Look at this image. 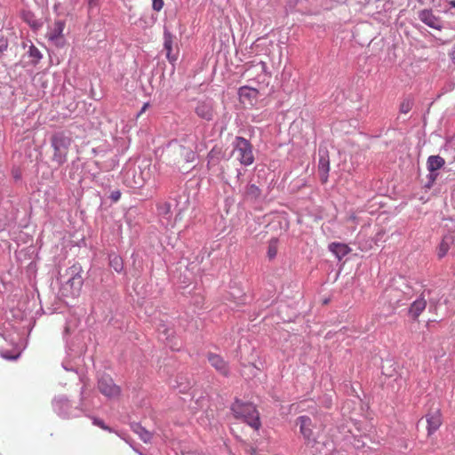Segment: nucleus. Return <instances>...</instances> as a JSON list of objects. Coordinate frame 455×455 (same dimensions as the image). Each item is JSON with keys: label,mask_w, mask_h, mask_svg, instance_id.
<instances>
[{"label": "nucleus", "mask_w": 455, "mask_h": 455, "mask_svg": "<svg viewBox=\"0 0 455 455\" xmlns=\"http://www.w3.org/2000/svg\"><path fill=\"white\" fill-rule=\"evenodd\" d=\"M71 144V137L68 136L64 132H56L51 137V146L53 149L52 161L57 166H61L67 162Z\"/></svg>", "instance_id": "nucleus-1"}, {"label": "nucleus", "mask_w": 455, "mask_h": 455, "mask_svg": "<svg viewBox=\"0 0 455 455\" xmlns=\"http://www.w3.org/2000/svg\"><path fill=\"white\" fill-rule=\"evenodd\" d=\"M231 410L236 419L246 422L255 430L260 427L259 414L252 403H243L240 400H236L232 404Z\"/></svg>", "instance_id": "nucleus-2"}, {"label": "nucleus", "mask_w": 455, "mask_h": 455, "mask_svg": "<svg viewBox=\"0 0 455 455\" xmlns=\"http://www.w3.org/2000/svg\"><path fill=\"white\" fill-rule=\"evenodd\" d=\"M68 280L62 285L60 291L62 296L76 298L83 287L84 279L78 267L73 266L68 271Z\"/></svg>", "instance_id": "nucleus-3"}, {"label": "nucleus", "mask_w": 455, "mask_h": 455, "mask_svg": "<svg viewBox=\"0 0 455 455\" xmlns=\"http://www.w3.org/2000/svg\"><path fill=\"white\" fill-rule=\"evenodd\" d=\"M233 155L242 164L244 165H251L254 161L252 147L251 143L243 137L235 138Z\"/></svg>", "instance_id": "nucleus-4"}, {"label": "nucleus", "mask_w": 455, "mask_h": 455, "mask_svg": "<svg viewBox=\"0 0 455 455\" xmlns=\"http://www.w3.org/2000/svg\"><path fill=\"white\" fill-rule=\"evenodd\" d=\"M99 391L109 399L119 397L121 388L114 383L113 379L109 375H103L98 380Z\"/></svg>", "instance_id": "nucleus-5"}, {"label": "nucleus", "mask_w": 455, "mask_h": 455, "mask_svg": "<svg viewBox=\"0 0 455 455\" xmlns=\"http://www.w3.org/2000/svg\"><path fill=\"white\" fill-rule=\"evenodd\" d=\"M418 17L423 23L432 28L441 30L443 28L442 20L435 16L431 10L424 9L419 11Z\"/></svg>", "instance_id": "nucleus-6"}, {"label": "nucleus", "mask_w": 455, "mask_h": 455, "mask_svg": "<svg viewBox=\"0 0 455 455\" xmlns=\"http://www.w3.org/2000/svg\"><path fill=\"white\" fill-rule=\"evenodd\" d=\"M427 433L432 435L435 433L442 425V414L439 408L431 410L427 415Z\"/></svg>", "instance_id": "nucleus-7"}, {"label": "nucleus", "mask_w": 455, "mask_h": 455, "mask_svg": "<svg viewBox=\"0 0 455 455\" xmlns=\"http://www.w3.org/2000/svg\"><path fill=\"white\" fill-rule=\"evenodd\" d=\"M207 358L211 365L214 367L216 371H218L220 374L224 376L228 375V365L220 355L209 353L207 355Z\"/></svg>", "instance_id": "nucleus-8"}, {"label": "nucleus", "mask_w": 455, "mask_h": 455, "mask_svg": "<svg viewBox=\"0 0 455 455\" xmlns=\"http://www.w3.org/2000/svg\"><path fill=\"white\" fill-rule=\"evenodd\" d=\"M238 94L243 104L253 105L258 98L259 92L257 89L243 86L239 89Z\"/></svg>", "instance_id": "nucleus-9"}, {"label": "nucleus", "mask_w": 455, "mask_h": 455, "mask_svg": "<svg viewBox=\"0 0 455 455\" xmlns=\"http://www.w3.org/2000/svg\"><path fill=\"white\" fill-rule=\"evenodd\" d=\"M297 424L299 426V431L306 440L310 441L313 439L312 420L309 417H299L297 419Z\"/></svg>", "instance_id": "nucleus-10"}, {"label": "nucleus", "mask_w": 455, "mask_h": 455, "mask_svg": "<svg viewBox=\"0 0 455 455\" xmlns=\"http://www.w3.org/2000/svg\"><path fill=\"white\" fill-rule=\"evenodd\" d=\"M455 241L454 235L452 234H447L443 236L442 241L436 248L437 256L439 259H443L448 253L451 244H453Z\"/></svg>", "instance_id": "nucleus-11"}, {"label": "nucleus", "mask_w": 455, "mask_h": 455, "mask_svg": "<svg viewBox=\"0 0 455 455\" xmlns=\"http://www.w3.org/2000/svg\"><path fill=\"white\" fill-rule=\"evenodd\" d=\"M427 307V300L424 297H420L411 303L409 308V315L414 321L418 320L419 316Z\"/></svg>", "instance_id": "nucleus-12"}, {"label": "nucleus", "mask_w": 455, "mask_h": 455, "mask_svg": "<svg viewBox=\"0 0 455 455\" xmlns=\"http://www.w3.org/2000/svg\"><path fill=\"white\" fill-rule=\"evenodd\" d=\"M330 171V161L328 156H321L318 164V172L322 183H326L328 180V173Z\"/></svg>", "instance_id": "nucleus-13"}, {"label": "nucleus", "mask_w": 455, "mask_h": 455, "mask_svg": "<svg viewBox=\"0 0 455 455\" xmlns=\"http://www.w3.org/2000/svg\"><path fill=\"white\" fill-rule=\"evenodd\" d=\"M329 250L334 253L339 259H341L351 251L348 245L341 243H331L329 245Z\"/></svg>", "instance_id": "nucleus-14"}, {"label": "nucleus", "mask_w": 455, "mask_h": 455, "mask_svg": "<svg viewBox=\"0 0 455 455\" xmlns=\"http://www.w3.org/2000/svg\"><path fill=\"white\" fill-rule=\"evenodd\" d=\"M65 28V23L61 20H57L53 24V28L49 33V39L57 42L63 37V31Z\"/></svg>", "instance_id": "nucleus-15"}, {"label": "nucleus", "mask_w": 455, "mask_h": 455, "mask_svg": "<svg viewBox=\"0 0 455 455\" xmlns=\"http://www.w3.org/2000/svg\"><path fill=\"white\" fill-rule=\"evenodd\" d=\"M445 164V161L443 157L439 156H431L427 159V170L430 172L440 170Z\"/></svg>", "instance_id": "nucleus-16"}, {"label": "nucleus", "mask_w": 455, "mask_h": 455, "mask_svg": "<svg viewBox=\"0 0 455 455\" xmlns=\"http://www.w3.org/2000/svg\"><path fill=\"white\" fill-rule=\"evenodd\" d=\"M196 113L197 114L198 116L206 120H211L212 117V107L204 102H200L196 106Z\"/></svg>", "instance_id": "nucleus-17"}, {"label": "nucleus", "mask_w": 455, "mask_h": 455, "mask_svg": "<svg viewBox=\"0 0 455 455\" xmlns=\"http://www.w3.org/2000/svg\"><path fill=\"white\" fill-rule=\"evenodd\" d=\"M260 196V189L254 184L248 185L244 192V197L247 200H256Z\"/></svg>", "instance_id": "nucleus-18"}, {"label": "nucleus", "mask_w": 455, "mask_h": 455, "mask_svg": "<svg viewBox=\"0 0 455 455\" xmlns=\"http://www.w3.org/2000/svg\"><path fill=\"white\" fill-rule=\"evenodd\" d=\"M109 266L114 268L117 273L122 272L124 269V262L120 256L113 253L109 255Z\"/></svg>", "instance_id": "nucleus-19"}, {"label": "nucleus", "mask_w": 455, "mask_h": 455, "mask_svg": "<svg viewBox=\"0 0 455 455\" xmlns=\"http://www.w3.org/2000/svg\"><path fill=\"white\" fill-rule=\"evenodd\" d=\"M260 69V73L259 74V83L261 84H268V80L270 78V75L267 73L266 68V63L261 61L258 67Z\"/></svg>", "instance_id": "nucleus-20"}, {"label": "nucleus", "mask_w": 455, "mask_h": 455, "mask_svg": "<svg viewBox=\"0 0 455 455\" xmlns=\"http://www.w3.org/2000/svg\"><path fill=\"white\" fill-rule=\"evenodd\" d=\"M135 432L138 433V435L140 436V438L145 442L148 443L152 439V435L150 432L146 430L141 426H136Z\"/></svg>", "instance_id": "nucleus-21"}, {"label": "nucleus", "mask_w": 455, "mask_h": 455, "mask_svg": "<svg viewBox=\"0 0 455 455\" xmlns=\"http://www.w3.org/2000/svg\"><path fill=\"white\" fill-rule=\"evenodd\" d=\"M28 55L30 58H32V61L34 63H37L40 60V59L42 58V55H41L39 50L33 44H31L29 46Z\"/></svg>", "instance_id": "nucleus-22"}, {"label": "nucleus", "mask_w": 455, "mask_h": 455, "mask_svg": "<svg viewBox=\"0 0 455 455\" xmlns=\"http://www.w3.org/2000/svg\"><path fill=\"white\" fill-rule=\"evenodd\" d=\"M164 47L167 51V57L169 58L172 50V38L170 33H164Z\"/></svg>", "instance_id": "nucleus-23"}, {"label": "nucleus", "mask_w": 455, "mask_h": 455, "mask_svg": "<svg viewBox=\"0 0 455 455\" xmlns=\"http://www.w3.org/2000/svg\"><path fill=\"white\" fill-rule=\"evenodd\" d=\"M146 182V179L140 176L138 179H134V180L129 183V186L132 188H141Z\"/></svg>", "instance_id": "nucleus-24"}, {"label": "nucleus", "mask_w": 455, "mask_h": 455, "mask_svg": "<svg viewBox=\"0 0 455 455\" xmlns=\"http://www.w3.org/2000/svg\"><path fill=\"white\" fill-rule=\"evenodd\" d=\"M412 103L410 100H404L401 103L400 111L402 113H408L411 109Z\"/></svg>", "instance_id": "nucleus-25"}, {"label": "nucleus", "mask_w": 455, "mask_h": 455, "mask_svg": "<svg viewBox=\"0 0 455 455\" xmlns=\"http://www.w3.org/2000/svg\"><path fill=\"white\" fill-rule=\"evenodd\" d=\"M180 150L186 156L188 161L194 159L195 153L193 152V150H191L190 148H187L185 147H181Z\"/></svg>", "instance_id": "nucleus-26"}, {"label": "nucleus", "mask_w": 455, "mask_h": 455, "mask_svg": "<svg viewBox=\"0 0 455 455\" xmlns=\"http://www.w3.org/2000/svg\"><path fill=\"white\" fill-rule=\"evenodd\" d=\"M93 424L104 430H108V431H110V428L105 425V423L103 422V420L100 419H97V418H94L93 419Z\"/></svg>", "instance_id": "nucleus-27"}, {"label": "nucleus", "mask_w": 455, "mask_h": 455, "mask_svg": "<svg viewBox=\"0 0 455 455\" xmlns=\"http://www.w3.org/2000/svg\"><path fill=\"white\" fill-rule=\"evenodd\" d=\"M152 7L156 12L161 11L164 7V0H153Z\"/></svg>", "instance_id": "nucleus-28"}, {"label": "nucleus", "mask_w": 455, "mask_h": 455, "mask_svg": "<svg viewBox=\"0 0 455 455\" xmlns=\"http://www.w3.org/2000/svg\"><path fill=\"white\" fill-rule=\"evenodd\" d=\"M7 41L3 36H0V52H4L7 49Z\"/></svg>", "instance_id": "nucleus-29"}, {"label": "nucleus", "mask_w": 455, "mask_h": 455, "mask_svg": "<svg viewBox=\"0 0 455 455\" xmlns=\"http://www.w3.org/2000/svg\"><path fill=\"white\" fill-rule=\"evenodd\" d=\"M120 196H121V195H120V192H119V191H116V192L112 193L111 198H112L114 201H116V202L117 200H119Z\"/></svg>", "instance_id": "nucleus-30"}, {"label": "nucleus", "mask_w": 455, "mask_h": 455, "mask_svg": "<svg viewBox=\"0 0 455 455\" xmlns=\"http://www.w3.org/2000/svg\"><path fill=\"white\" fill-rule=\"evenodd\" d=\"M275 253H276L275 250L272 249V247H269V250H268V255H269V257H270V258L275 257Z\"/></svg>", "instance_id": "nucleus-31"}, {"label": "nucleus", "mask_w": 455, "mask_h": 455, "mask_svg": "<svg viewBox=\"0 0 455 455\" xmlns=\"http://www.w3.org/2000/svg\"><path fill=\"white\" fill-rule=\"evenodd\" d=\"M148 107H149V103H148V102H147V103H145V104L143 105V107H142V108H141V110H140V114H139V116H140V115H141L143 112H145V111L148 109Z\"/></svg>", "instance_id": "nucleus-32"}, {"label": "nucleus", "mask_w": 455, "mask_h": 455, "mask_svg": "<svg viewBox=\"0 0 455 455\" xmlns=\"http://www.w3.org/2000/svg\"><path fill=\"white\" fill-rule=\"evenodd\" d=\"M97 0H90V4H92V3L96 2Z\"/></svg>", "instance_id": "nucleus-33"}, {"label": "nucleus", "mask_w": 455, "mask_h": 455, "mask_svg": "<svg viewBox=\"0 0 455 455\" xmlns=\"http://www.w3.org/2000/svg\"><path fill=\"white\" fill-rule=\"evenodd\" d=\"M350 219H351L352 220H355V217L352 215V216L350 217Z\"/></svg>", "instance_id": "nucleus-34"}, {"label": "nucleus", "mask_w": 455, "mask_h": 455, "mask_svg": "<svg viewBox=\"0 0 455 455\" xmlns=\"http://www.w3.org/2000/svg\"><path fill=\"white\" fill-rule=\"evenodd\" d=\"M451 5L455 7V1L451 2Z\"/></svg>", "instance_id": "nucleus-35"}]
</instances>
